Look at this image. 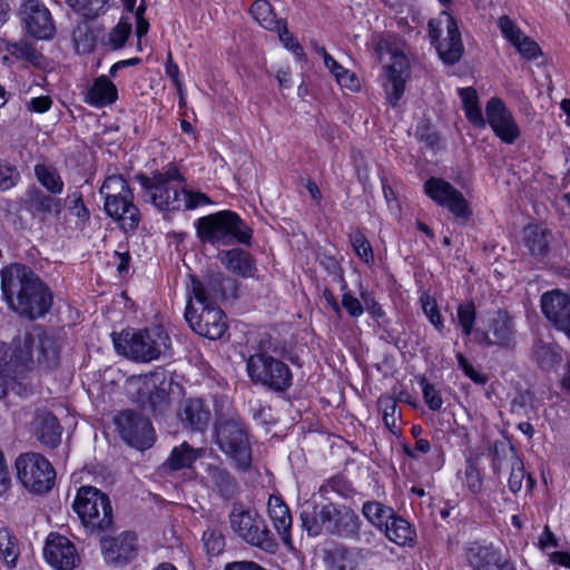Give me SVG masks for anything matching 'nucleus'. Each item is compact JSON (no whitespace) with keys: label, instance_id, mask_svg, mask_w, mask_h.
<instances>
[{"label":"nucleus","instance_id":"obj_1","mask_svg":"<svg viewBox=\"0 0 570 570\" xmlns=\"http://www.w3.org/2000/svg\"><path fill=\"white\" fill-rule=\"evenodd\" d=\"M58 341L38 325L18 333L10 343L0 342V397L10 391L21 394L20 384L36 366L46 368L57 365Z\"/></svg>","mask_w":570,"mask_h":570},{"label":"nucleus","instance_id":"obj_2","mask_svg":"<svg viewBox=\"0 0 570 570\" xmlns=\"http://www.w3.org/2000/svg\"><path fill=\"white\" fill-rule=\"evenodd\" d=\"M1 289L9 307L30 320L43 316L52 304L49 288L21 264H12L1 271Z\"/></svg>","mask_w":570,"mask_h":570},{"label":"nucleus","instance_id":"obj_3","mask_svg":"<svg viewBox=\"0 0 570 570\" xmlns=\"http://www.w3.org/2000/svg\"><path fill=\"white\" fill-rule=\"evenodd\" d=\"M136 178L150 203L161 212L193 210L212 204L206 194L186 189L185 179L176 167L156 171L151 177L137 175Z\"/></svg>","mask_w":570,"mask_h":570},{"label":"nucleus","instance_id":"obj_4","mask_svg":"<svg viewBox=\"0 0 570 570\" xmlns=\"http://www.w3.org/2000/svg\"><path fill=\"white\" fill-rule=\"evenodd\" d=\"M196 235L204 244L228 246L234 243L248 244L252 229L232 210H220L198 218Z\"/></svg>","mask_w":570,"mask_h":570},{"label":"nucleus","instance_id":"obj_5","mask_svg":"<svg viewBox=\"0 0 570 570\" xmlns=\"http://www.w3.org/2000/svg\"><path fill=\"white\" fill-rule=\"evenodd\" d=\"M111 336L116 351L137 362H151L166 354L170 346V338L161 326L144 331L126 330Z\"/></svg>","mask_w":570,"mask_h":570},{"label":"nucleus","instance_id":"obj_6","mask_svg":"<svg viewBox=\"0 0 570 570\" xmlns=\"http://www.w3.org/2000/svg\"><path fill=\"white\" fill-rule=\"evenodd\" d=\"M72 509L86 530L92 534L107 531L112 524L110 499L108 494L95 487H80L72 502Z\"/></svg>","mask_w":570,"mask_h":570},{"label":"nucleus","instance_id":"obj_7","mask_svg":"<svg viewBox=\"0 0 570 570\" xmlns=\"http://www.w3.org/2000/svg\"><path fill=\"white\" fill-rule=\"evenodd\" d=\"M233 532L247 544L275 553L278 544L264 518L256 511L234 505L229 513Z\"/></svg>","mask_w":570,"mask_h":570},{"label":"nucleus","instance_id":"obj_8","mask_svg":"<svg viewBox=\"0 0 570 570\" xmlns=\"http://www.w3.org/2000/svg\"><path fill=\"white\" fill-rule=\"evenodd\" d=\"M375 55L380 62L384 61L385 55L390 61L384 65L383 82L387 101L395 106L402 98L405 90V82L409 76V60L406 56L394 48L387 40L380 39L374 47Z\"/></svg>","mask_w":570,"mask_h":570},{"label":"nucleus","instance_id":"obj_9","mask_svg":"<svg viewBox=\"0 0 570 570\" xmlns=\"http://www.w3.org/2000/svg\"><path fill=\"white\" fill-rule=\"evenodd\" d=\"M246 370L254 384L276 392H283L292 384L293 376L288 365L266 352L250 355L246 362Z\"/></svg>","mask_w":570,"mask_h":570},{"label":"nucleus","instance_id":"obj_10","mask_svg":"<svg viewBox=\"0 0 570 570\" xmlns=\"http://www.w3.org/2000/svg\"><path fill=\"white\" fill-rule=\"evenodd\" d=\"M215 431L220 451L233 460L237 469L246 471L252 463V449L243 423L224 419L217 423Z\"/></svg>","mask_w":570,"mask_h":570},{"label":"nucleus","instance_id":"obj_11","mask_svg":"<svg viewBox=\"0 0 570 570\" xmlns=\"http://www.w3.org/2000/svg\"><path fill=\"white\" fill-rule=\"evenodd\" d=\"M170 386L171 379L164 370L131 376L125 383L126 393L134 402L149 404L151 407H157L166 402Z\"/></svg>","mask_w":570,"mask_h":570},{"label":"nucleus","instance_id":"obj_12","mask_svg":"<svg viewBox=\"0 0 570 570\" xmlns=\"http://www.w3.org/2000/svg\"><path fill=\"white\" fill-rule=\"evenodd\" d=\"M429 36L445 63L454 65L460 60L463 52L461 33L455 19L448 11L429 21Z\"/></svg>","mask_w":570,"mask_h":570},{"label":"nucleus","instance_id":"obj_13","mask_svg":"<svg viewBox=\"0 0 570 570\" xmlns=\"http://www.w3.org/2000/svg\"><path fill=\"white\" fill-rule=\"evenodd\" d=\"M16 469L22 485L35 493H46L55 484L56 472L51 463L39 453L29 452L19 455Z\"/></svg>","mask_w":570,"mask_h":570},{"label":"nucleus","instance_id":"obj_14","mask_svg":"<svg viewBox=\"0 0 570 570\" xmlns=\"http://www.w3.org/2000/svg\"><path fill=\"white\" fill-rule=\"evenodd\" d=\"M478 340L488 347L512 350L518 343L517 320L508 309L498 308L489 314Z\"/></svg>","mask_w":570,"mask_h":570},{"label":"nucleus","instance_id":"obj_15","mask_svg":"<svg viewBox=\"0 0 570 570\" xmlns=\"http://www.w3.org/2000/svg\"><path fill=\"white\" fill-rule=\"evenodd\" d=\"M185 318L197 334L217 340L227 330L226 316L218 305L196 304L191 297L185 311Z\"/></svg>","mask_w":570,"mask_h":570},{"label":"nucleus","instance_id":"obj_16","mask_svg":"<svg viewBox=\"0 0 570 570\" xmlns=\"http://www.w3.org/2000/svg\"><path fill=\"white\" fill-rule=\"evenodd\" d=\"M237 282L222 272H210L203 281L191 276L190 297L196 304L217 305L219 299L235 297Z\"/></svg>","mask_w":570,"mask_h":570},{"label":"nucleus","instance_id":"obj_17","mask_svg":"<svg viewBox=\"0 0 570 570\" xmlns=\"http://www.w3.org/2000/svg\"><path fill=\"white\" fill-rule=\"evenodd\" d=\"M424 193L438 205L445 207L461 223L472 216V209L463 194L449 181L431 177L424 183Z\"/></svg>","mask_w":570,"mask_h":570},{"label":"nucleus","instance_id":"obj_18","mask_svg":"<svg viewBox=\"0 0 570 570\" xmlns=\"http://www.w3.org/2000/svg\"><path fill=\"white\" fill-rule=\"evenodd\" d=\"M485 125L488 124L494 135L504 144H514L521 130L512 112L501 98L492 97L485 105Z\"/></svg>","mask_w":570,"mask_h":570},{"label":"nucleus","instance_id":"obj_19","mask_svg":"<svg viewBox=\"0 0 570 570\" xmlns=\"http://www.w3.org/2000/svg\"><path fill=\"white\" fill-rule=\"evenodd\" d=\"M20 16L27 32L39 40H50L56 33V26L50 10L42 0H23Z\"/></svg>","mask_w":570,"mask_h":570},{"label":"nucleus","instance_id":"obj_20","mask_svg":"<svg viewBox=\"0 0 570 570\" xmlns=\"http://www.w3.org/2000/svg\"><path fill=\"white\" fill-rule=\"evenodd\" d=\"M116 424L122 439L137 449L150 448L155 433L149 419L132 411H122L116 417Z\"/></svg>","mask_w":570,"mask_h":570},{"label":"nucleus","instance_id":"obj_21","mask_svg":"<svg viewBox=\"0 0 570 570\" xmlns=\"http://www.w3.org/2000/svg\"><path fill=\"white\" fill-rule=\"evenodd\" d=\"M464 557L474 570H515L513 563L498 549L482 541L469 542L464 549Z\"/></svg>","mask_w":570,"mask_h":570},{"label":"nucleus","instance_id":"obj_22","mask_svg":"<svg viewBox=\"0 0 570 570\" xmlns=\"http://www.w3.org/2000/svg\"><path fill=\"white\" fill-rule=\"evenodd\" d=\"M541 309L553 327L570 340V295L560 289L547 292L541 297Z\"/></svg>","mask_w":570,"mask_h":570},{"label":"nucleus","instance_id":"obj_23","mask_svg":"<svg viewBox=\"0 0 570 570\" xmlns=\"http://www.w3.org/2000/svg\"><path fill=\"white\" fill-rule=\"evenodd\" d=\"M46 561L58 570H73L80 562L75 544L65 535L50 533L43 548Z\"/></svg>","mask_w":570,"mask_h":570},{"label":"nucleus","instance_id":"obj_24","mask_svg":"<svg viewBox=\"0 0 570 570\" xmlns=\"http://www.w3.org/2000/svg\"><path fill=\"white\" fill-rule=\"evenodd\" d=\"M137 537L134 532L125 531L117 537H107L101 540V551L107 563L112 566L129 562L137 551Z\"/></svg>","mask_w":570,"mask_h":570},{"label":"nucleus","instance_id":"obj_25","mask_svg":"<svg viewBox=\"0 0 570 570\" xmlns=\"http://www.w3.org/2000/svg\"><path fill=\"white\" fill-rule=\"evenodd\" d=\"M26 208L33 218L45 222L48 216L59 217L62 210L61 199L45 194L37 187L26 193Z\"/></svg>","mask_w":570,"mask_h":570},{"label":"nucleus","instance_id":"obj_26","mask_svg":"<svg viewBox=\"0 0 570 570\" xmlns=\"http://www.w3.org/2000/svg\"><path fill=\"white\" fill-rule=\"evenodd\" d=\"M332 511L334 504H311L306 503L301 512L302 528L312 537H316L322 532L330 533Z\"/></svg>","mask_w":570,"mask_h":570},{"label":"nucleus","instance_id":"obj_27","mask_svg":"<svg viewBox=\"0 0 570 570\" xmlns=\"http://www.w3.org/2000/svg\"><path fill=\"white\" fill-rule=\"evenodd\" d=\"M210 416V410L202 399H187L178 409V419L183 426L196 432L206 430Z\"/></svg>","mask_w":570,"mask_h":570},{"label":"nucleus","instance_id":"obj_28","mask_svg":"<svg viewBox=\"0 0 570 570\" xmlns=\"http://www.w3.org/2000/svg\"><path fill=\"white\" fill-rule=\"evenodd\" d=\"M268 517L273 523L274 529L278 533L283 543L293 550V542L291 535L292 515L288 507L278 495L272 494L267 502Z\"/></svg>","mask_w":570,"mask_h":570},{"label":"nucleus","instance_id":"obj_29","mask_svg":"<svg viewBox=\"0 0 570 570\" xmlns=\"http://www.w3.org/2000/svg\"><path fill=\"white\" fill-rule=\"evenodd\" d=\"M106 214L118 223L125 232L135 230L140 223V212L132 197H126L111 204L104 203Z\"/></svg>","mask_w":570,"mask_h":570},{"label":"nucleus","instance_id":"obj_30","mask_svg":"<svg viewBox=\"0 0 570 570\" xmlns=\"http://www.w3.org/2000/svg\"><path fill=\"white\" fill-rule=\"evenodd\" d=\"M360 517L346 505H334V512L332 511L330 534H336L338 537L347 539H357L361 529Z\"/></svg>","mask_w":570,"mask_h":570},{"label":"nucleus","instance_id":"obj_31","mask_svg":"<svg viewBox=\"0 0 570 570\" xmlns=\"http://www.w3.org/2000/svg\"><path fill=\"white\" fill-rule=\"evenodd\" d=\"M32 428L37 439L48 448H56L61 441V426L58 419L49 412H38Z\"/></svg>","mask_w":570,"mask_h":570},{"label":"nucleus","instance_id":"obj_32","mask_svg":"<svg viewBox=\"0 0 570 570\" xmlns=\"http://www.w3.org/2000/svg\"><path fill=\"white\" fill-rule=\"evenodd\" d=\"M205 454V449L193 448L187 442L175 446L167 460L161 464L164 471H179L189 469L191 465Z\"/></svg>","mask_w":570,"mask_h":570},{"label":"nucleus","instance_id":"obj_33","mask_svg":"<svg viewBox=\"0 0 570 570\" xmlns=\"http://www.w3.org/2000/svg\"><path fill=\"white\" fill-rule=\"evenodd\" d=\"M118 98L115 83L105 75L97 77L88 89L85 101L94 107H105L114 104Z\"/></svg>","mask_w":570,"mask_h":570},{"label":"nucleus","instance_id":"obj_34","mask_svg":"<svg viewBox=\"0 0 570 570\" xmlns=\"http://www.w3.org/2000/svg\"><path fill=\"white\" fill-rule=\"evenodd\" d=\"M220 262L225 268L240 277H254L257 272L252 256L240 248L224 252Z\"/></svg>","mask_w":570,"mask_h":570},{"label":"nucleus","instance_id":"obj_35","mask_svg":"<svg viewBox=\"0 0 570 570\" xmlns=\"http://www.w3.org/2000/svg\"><path fill=\"white\" fill-rule=\"evenodd\" d=\"M206 480L214 487L222 497L232 498L237 491V483L230 473L223 466L216 464H207Z\"/></svg>","mask_w":570,"mask_h":570},{"label":"nucleus","instance_id":"obj_36","mask_svg":"<svg viewBox=\"0 0 570 570\" xmlns=\"http://www.w3.org/2000/svg\"><path fill=\"white\" fill-rule=\"evenodd\" d=\"M100 195L104 197V203L112 204L114 200H120L126 197H132L134 193L129 187L128 181L121 175L108 176L100 189Z\"/></svg>","mask_w":570,"mask_h":570},{"label":"nucleus","instance_id":"obj_37","mask_svg":"<svg viewBox=\"0 0 570 570\" xmlns=\"http://www.w3.org/2000/svg\"><path fill=\"white\" fill-rule=\"evenodd\" d=\"M458 92L462 100L463 109H464L465 117L468 118V120L474 127L484 128L485 119H484L482 110L479 106V97H478L476 90L472 87H468V88H459Z\"/></svg>","mask_w":570,"mask_h":570},{"label":"nucleus","instance_id":"obj_38","mask_svg":"<svg viewBox=\"0 0 570 570\" xmlns=\"http://www.w3.org/2000/svg\"><path fill=\"white\" fill-rule=\"evenodd\" d=\"M386 538L397 546H406L413 542L415 531L411 524L401 517L394 514L382 530Z\"/></svg>","mask_w":570,"mask_h":570},{"label":"nucleus","instance_id":"obj_39","mask_svg":"<svg viewBox=\"0 0 570 570\" xmlns=\"http://www.w3.org/2000/svg\"><path fill=\"white\" fill-rule=\"evenodd\" d=\"M550 234L539 226L524 228V244L532 256L542 258L548 253Z\"/></svg>","mask_w":570,"mask_h":570},{"label":"nucleus","instance_id":"obj_40","mask_svg":"<svg viewBox=\"0 0 570 570\" xmlns=\"http://www.w3.org/2000/svg\"><path fill=\"white\" fill-rule=\"evenodd\" d=\"M362 514L373 527L382 531L395 513L382 502L371 500L363 503Z\"/></svg>","mask_w":570,"mask_h":570},{"label":"nucleus","instance_id":"obj_41","mask_svg":"<svg viewBox=\"0 0 570 570\" xmlns=\"http://www.w3.org/2000/svg\"><path fill=\"white\" fill-rule=\"evenodd\" d=\"M33 170L37 180L49 193L53 195L62 193L65 184L56 167L47 164H37Z\"/></svg>","mask_w":570,"mask_h":570},{"label":"nucleus","instance_id":"obj_42","mask_svg":"<svg viewBox=\"0 0 570 570\" xmlns=\"http://www.w3.org/2000/svg\"><path fill=\"white\" fill-rule=\"evenodd\" d=\"M250 13L254 19L265 29L275 31L285 23L282 19H276L271 4L266 0H256L252 8Z\"/></svg>","mask_w":570,"mask_h":570},{"label":"nucleus","instance_id":"obj_43","mask_svg":"<svg viewBox=\"0 0 570 570\" xmlns=\"http://www.w3.org/2000/svg\"><path fill=\"white\" fill-rule=\"evenodd\" d=\"M66 3L86 19H96L106 13L108 0H66Z\"/></svg>","mask_w":570,"mask_h":570},{"label":"nucleus","instance_id":"obj_44","mask_svg":"<svg viewBox=\"0 0 570 570\" xmlns=\"http://www.w3.org/2000/svg\"><path fill=\"white\" fill-rule=\"evenodd\" d=\"M0 554L9 567L16 566L19 556L18 542L6 528L0 530Z\"/></svg>","mask_w":570,"mask_h":570},{"label":"nucleus","instance_id":"obj_45","mask_svg":"<svg viewBox=\"0 0 570 570\" xmlns=\"http://www.w3.org/2000/svg\"><path fill=\"white\" fill-rule=\"evenodd\" d=\"M326 561L331 570H353L352 553L345 547H335L326 553Z\"/></svg>","mask_w":570,"mask_h":570},{"label":"nucleus","instance_id":"obj_46","mask_svg":"<svg viewBox=\"0 0 570 570\" xmlns=\"http://www.w3.org/2000/svg\"><path fill=\"white\" fill-rule=\"evenodd\" d=\"M66 203L69 213L78 219L77 226L82 228L90 219V212L83 203L82 194L79 190L70 193L66 198Z\"/></svg>","mask_w":570,"mask_h":570},{"label":"nucleus","instance_id":"obj_47","mask_svg":"<svg viewBox=\"0 0 570 570\" xmlns=\"http://www.w3.org/2000/svg\"><path fill=\"white\" fill-rule=\"evenodd\" d=\"M379 410L383 414V422L385 426L392 432L396 433V400L390 395H382L377 401Z\"/></svg>","mask_w":570,"mask_h":570},{"label":"nucleus","instance_id":"obj_48","mask_svg":"<svg viewBox=\"0 0 570 570\" xmlns=\"http://www.w3.org/2000/svg\"><path fill=\"white\" fill-rule=\"evenodd\" d=\"M203 546L209 556H218L224 551L225 538L216 529H207L203 533Z\"/></svg>","mask_w":570,"mask_h":570},{"label":"nucleus","instance_id":"obj_49","mask_svg":"<svg viewBox=\"0 0 570 570\" xmlns=\"http://www.w3.org/2000/svg\"><path fill=\"white\" fill-rule=\"evenodd\" d=\"M130 32L131 23L125 19H120L117 26L108 33L107 45L114 50L120 49L124 47Z\"/></svg>","mask_w":570,"mask_h":570},{"label":"nucleus","instance_id":"obj_50","mask_svg":"<svg viewBox=\"0 0 570 570\" xmlns=\"http://www.w3.org/2000/svg\"><path fill=\"white\" fill-rule=\"evenodd\" d=\"M350 242L356 255L365 263L373 262V250L370 242L360 230L350 235Z\"/></svg>","mask_w":570,"mask_h":570},{"label":"nucleus","instance_id":"obj_51","mask_svg":"<svg viewBox=\"0 0 570 570\" xmlns=\"http://www.w3.org/2000/svg\"><path fill=\"white\" fill-rule=\"evenodd\" d=\"M476 312L473 303L461 304L458 307V321L465 336L471 335Z\"/></svg>","mask_w":570,"mask_h":570},{"label":"nucleus","instance_id":"obj_52","mask_svg":"<svg viewBox=\"0 0 570 570\" xmlns=\"http://www.w3.org/2000/svg\"><path fill=\"white\" fill-rule=\"evenodd\" d=\"M20 180V174L14 166L0 161V190L13 188Z\"/></svg>","mask_w":570,"mask_h":570},{"label":"nucleus","instance_id":"obj_53","mask_svg":"<svg viewBox=\"0 0 570 570\" xmlns=\"http://www.w3.org/2000/svg\"><path fill=\"white\" fill-rule=\"evenodd\" d=\"M421 303L426 317L438 331H441L443 328V322L435 299L432 296L424 294L421 297Z\"/></svg>","mask_w":570,"mask_h":570},{"label":"nucleus","instance_id":"obj_54","mask_svg":"<svg viewBox=\"0 0 570 570\" xmlns=\"http://www.w3.org/2000/svg\"><path fill=\"white\" fill-rule=\"evenodd\" d=\"M498 24L504 38H507L512 45L523 36L520 28L508 16L500 17Z\"/></svg>","mask_w":570,"mask_h":570},{"label":"nucleus","instance_id":"obj_55","mask_svg":"<svg viewBox=\"0 0 570 570\" xmlns=\"http://www.w3.org/2000/svg\"><path fill=\"white\" fill-rule=\"evenodd\" d=\"M534 355L538 363L543 368L551 366L559 358L558 353L553 352L549 345H546L541 342L534 346Z\"/></svg>","mask_w":570,"mask_h":570},{"label":"nucleus","instance_id":"obj_56","mask_svg":"<svg viewBox=\"0 0 570 570\" xmlns=\"http://www.w3.org/2000/svg\"><path fill=\"white\" fill-rule=\"evenodd\" d=\"M275 31L278 33L279 40L285 48L293 51L297 58H302L304 56V51L301 45L294 39V37L289 35L286 22Z\"/></svg>","mask_w":570,"mask_h":570},{"label":"nucleus","instance_id":"obj_57","mask_svg":"<svg viewBox=\"0 0 570 570\" xmlns=\"http://www.w3.org/2000/svg\"><path fill=\"white\" fill-rule=\"evenodd\" d=\"M341 304L352 317H360L364 313V306L360 298L353 296L350 292L343 293Z\"/></svg>","mask_w":570,"mask_h":570},{"label":"nucleus","instance_id":"obj_58","mask_svg":"<svg viewBox=\"0 0 570 570\" xmlns=\"http://www.w3.org/2000/svg\"><path fill=\"white\" fill-rule=\"evenodd\" d=\"M513 46L528 59L537 58L540 52L537 42L524 35Z\"/></svg>","mask_w":570,"mask_h":570},{"label":"nucleus","instance_id":"obj_59","mask_svg":"<svg viewBox=\"0 0 570 570\" xmlns=\"http://www.w3.org/2000/svg\"><path fill=\"white\" fill-rule=\"evenodd\" d=\"M523 478H524V471H523L522 462L519 461L518 459H515L512 462L511 472H510V476H509V481H508L509 488L513 493L521 490Z\"/></svg>","mask_w":570,"mask_h":570},{"label":"nucleus","instance_id":"obj_60","mask_svg":"<svg viewBox=\"0 0 570 570\" xmlns=\"http://www.w3.org/2000/svg\"><path fill=\"white\" fill-rule=\"evenodd\" d=\"M423 397L430 410L438 411L442 407L443 400L432 384L424 383Z\"/></svg>","mask_w":570,"mask_h":570},{"label":"nucleus","instance_id":"obj_61","mask_svg":"<svg viewBox=\"0 0 570 570\" xmlns=\"http://www.w3.org/2000/svg\"><path fill=\"white\" fill-rule=\"evenodd\" d=\"M456 360L459 363V367L464 372V374L469 379L479 384L485 383V377L474 370V367L469 363V361L463 356V354L458 353Z\"/></svg>","mask_w":570,"mask_h":570},{"label":"nucleus","instance_id":"obj_62","mask_svg":"<svg viewBox=\"0 0 570 570\" xmlns=\"http://www.w3.org/2000/svg\"><path fill=\"white\" fill-rule=\"evenodd\" d=\"M52 106V99L49 96L33 97L26 102V107L31 112L43 114Z\"/></svg>","mask_w":570,"mask_h":570},{"label":"nucleus","instance_id":"obj_63","mask_svg":"<svg viewBox=\"0 0 570 570\" xmlns=\"http://www.w3.org/2000/svg\"><path fill=\"white\" fill-rule=\"evenodd\" d=\"M11 488V476L6 458L0 450V497L4 495Z\"/></svg>","mask_w":570,"mask_h":570},{"label":"nucleus","instance_id":"obj_64","mask_svg":"<svg viewBox=\"0 0 570 570\" xmlns=\"http://www.w3.org/2000/svg\"><path fill=\"white\" fill-rule=\"evenodd\" d=\"M224 570H267L255 561H233L224 567Z\"/></svg>","mask_w":570,"mask_h":570}]
</instances>
